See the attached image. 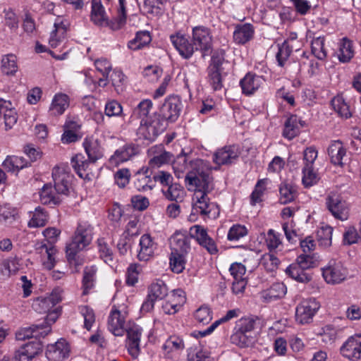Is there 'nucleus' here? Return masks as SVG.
<instances>
[{
	"mask_svg": "<svg viewBox=\"0 0 361 361\" xmlns=\"http://www.w3.org/2000/svg\"><path fill=\"white\" fill-rule=\"evenodd\" d=\"M203 161L197 160L195 165L198 167L196 171L188 173L185 178L189 190H194L193 195L194 209L202 215H209L212 210L216 209V204L211 202L207 194L214 188L213 177L209 170L204 171Z\"/></svg>",
	"mask_w": 361,
	"mask_h": 361,
	"instance_id": "nucleus-1",
	"label": "nucleus"
},
{
	"mask_svg": "<svg viewBox=\"0 0 361 361\" xmlns=\"http://www.w3.org/2000/svg\"><path fill=\"white\" fill-rule=\"evenodd\" d=\"M93 235L94 227L90 223L87 221L78 223L70 243L66 246V258L70 264H80L78 262V254L91 244Z\"/></svg>",
	"mask_w": 361,
	"mask_h": 361,
	"instance_id": "nucleus-2",
	"label": "nucleus"
},
{
	"mask_svg": "<svg viewBox=\"0 0 361 361\" xmlns=\"http://www.w3.org/2000/svg\"><path fill=\"white\" fill-rule=\"evenodd\" d=\"M255 326V321L252 318L244 317L238 320L230 337L231 343L240 348L250 346L254 342Z\"/></svg>",
	"mask_w": 361,
	"mask_h": 361,
	"instance_id": "nucleus-3",
	"label": "nucleus"
},
{
	"mask_svg": "<svg viewBox=\"0 0 361 361\" xmlns=\"http://www.w3.org/2000/svg\"><path fill=\"white\" fill-rule=\"evenodd\" d=\"M167 123L158 114H154L149 118H142L137 130V135L144 140L153 141L166 129Z\"/></svg>",
	"mask_w": 361,
	"mask_h": 361,
	"instance_id": "nucleus-4",
	"label": "nucleus"
},
{
	"mask_svg": "<svg viewBox=\"0 0 361 361\" xmlns=\"http://www.w3.org/2000/svg\"><path fill=\"white\" fill-rule=\"evenodd\" d=\"M225 61V51H216L212 56L210 63L207 68V80L214 91L221 90L223 87V68Z\"/></svg>",
	"mask_w": 361,
	"mask_h": 361,
	"instance_id": "nucleus-5",
	"label": "nucleus"
},
{
	"mask_svg": "<svg viewBox=\"0 0 361 361\" xmlns=\"http://www.w3.org/2000/svg\"><path fill=\"white\" fill-rule=\"evenodd\" d=\"M128 314L127 306L124 304L113 305L108 319V329L115 336H123L125 323Z\"/></svg>",
	"mask_w": 361,
	"mask_h": 361,
	"instance_id": "nucleus-6",
	"label": "nucleus"
},
{
	"mask_svg": "<svg viewBox=\"0 0 361 361\" xmlns=\"http://www.w3.org/2000/svg\"><path fill=\"white\" fill-rule=\"evenodd\" d=\"M327 209L336 219L345 221L349 216V205L343 197L336 192H330L325 202Z\"/></svg>",
	"mask_w": 361,
	"mask_h": 361,
	"instance_id": "nucleus-7",
	"label": "nucleus"
},
{
	"mask_svg": "<svg viewBox=\"0 0 361 361\" xmlns=\"http://www.w3.org/2000/svg\"><path fill=\"white\" fill-rule=\"evenodd\" d=\"M52 178L54 190L58 195H68L73 176L67 166H56L53 169Z\"/></svg>",
	"mask_w": 361,
	"mask_h": 361,
	"instance_id": "nucleus-8",
	"label": "nucleus"
},
{
	"mask_svg": "<svg viewBox=\"0 0 361 361\" xmlns=\"http://www.w3.org/2000/svg\"><path fill=\"white\" fill-rule=\"evenodd\" d=\"M319 307L320 304L315 298H307L303 300L296 307V321L300 324L310 323Z\"/></svg>",
	"mask_w": 361,
	"mask_h": 361,
	"instance_id": "nucleus-9",
	"label": "nucleus"
},
{
	"mask_svg": "<svg viewBox=\"0 0 361 361\" xmlns=\"http://www.w3.org/2000/svg\"><path fill=\"white\" fill-rule=\"evenodd\" d=\"M63 290L56 287L46 297L37 298L32 303V308L39 313H47L63 300Z\"/></svg>",
	"mask_w": 361,
	"mask_h": 361,
	"instance_id": "nucleus-10",
	"label": "nucleus"
},
{
	"mask_svg": "<svg viewBox=\"0 0 361 361\" xmlns=\"http://www.w3.org/2000/svg\"><path fill=\"white\" fill-rule=\"evenodd\" d=\"M183 107L182 101L177 95H171L166 97L160 108V116L161 118L167 121L174 122L180 116Z\"/></svg>",
	"mask_w": 361,
	"mask_h": 361,
	"instance_id": "nucleus-11",
	"label": "nucleus"
},
{
	"mask_svg": "<svg viewBox=\"0 0 361 361\" xmlns=\"http://www.w3.org/2000/svg\"><path fill=\"white\" fill-rule=\"evenodd\" d=\"M325 281L330 284H336L344 281L347 276V269L340 261L331 260L322 269Z\"/></svg>",
	"mask_w": 361,
	"mask_h": 361,
	"instance_id": "nucleus-12",
	"label": "nucleus"
},
{
	"mask_svg": "<svg viewBox=\"0 0 361 361\" xmlns=\"http://www.w3.org/2000/svg\"><path fill=\"white\" fill-rule=\"evenodd\" d=\"M192 44L195 49L200 50L202 56L208 55L212 50V37L209 30L202 27H195L192 29Z\"/></svg>",
	"mask_w": 361,
	"mask_h": 361,
	"instance_id": "nucleus-13",
	"label": "nucleus"
},
{
	"mask_svg": "<svg viewBox=\"0 0 361 361\" xmlns=\"http://www.w3.org/2000/svg\"><path fill=\"white\" fill-rule=\"evenodd\" d=\"M240 150L238 145H226L219 149L214 154L215 164L221 165H231L235 164L239 158Z\"/></svg>",
	"mask_w": 361,
	"mask_h": 361,
	"instance_id": "nucleus-14",
	"label": "nucleus"
},
{
	"mask_svg": "<svg viewBox=\"0 0 361 361\" xmlns=\"http://www.w3.org/2000/svg\"><path fill=\"white\" fill-rule=\"evenodd\" d=\"M140 153V147L137 145L128 143L117 149L109 159L111 166H117L121 163L126 162Z\"/></svg>",
	"mask_w": 361,
	"mask_h": 361,
	"instance_id": "nucleus-15",
	"label": "nucleus"
},
{
	"mask_svg": "<svg viewBox=\"0 0 361 361\" xmlns=\"http://www.w3.org/2000/svg\"><path fill=\"white\" fill-rule=\"evenodd\" d=\"M71 348L65 339H59L55 343L47 345L46 357L49 361H64L69 357Z\"/></svg>",
	"mask_w": 361,
	"mask_h": 361,
	"instance_id": "nucleus-16",
	"label": "nucleus"
},
{
	"mask_svg": "<svg viewBox=\"0 0 361 361\" xmlns=\"http://www.w3.org/2000/svg\"><path fill=\"white\" fill-rule=\"evenodd\" d=\"M170 41L179 54L185 59L192 57L195 51L193 44L180 32L170 35Z\"/></svg>",
	"mask_w": 361,
	"mask_h": 361,
	"instance_id": "nucleus-17",
	"label": "nucleus"
},
{
	"mask_svg": "<svg viewBox=\"0 0 361 361\" xmlns=\"http://www.w3.org/2000/svg\"><path fill=\"white\" fill-rule=\"evenodd\" d=\"M90 20L98 27L111 28V20H109L102 0H92Z\"/></svg>",
	"mask_w": 361,
	"mask_h": 361,
	"instance_id": "nucleus-18",
	"label": "nucleus"
},
{
	"mask_svg": "<svg viewBox=\"0 0 361 361\" xmlns=\"http://www.w3.org/2000/svg\"><path fill=\"white\" fill-rule=\"evenodd\" d=\"M341 353L350 360L357 361L361 358V336L350 337L341 346Z\"/></svg>",
	"mask_w": 361,
	"mask_h": 361,
	"instance_id": "nucleus-19",
	"label": "nucleus"
},
{
	"mask_svg": "<svg viewBox=\"0 0 361 361\" xmlns=\"http://www.w3.org/2000/svg\"><path fill=\"white\" fill-rule=\"evenodd\" d=\"M50 332L49 326L43 324H33L30 327L23 328L16 334V339L24 341L29 338H39L45 337Z\"/></svg>",
	"mask_w": 361,
	"mask_h": 361,
	"instance_id": "nucleus-20",
	"label": "nucleus"
},
{
	"mask_svg": "<svg viewBox=\"0 0 361 361\" xmlns=\"http://www.w3.org/2000/svg\"><path fill=\"white\" fill-rule=\"evenodd\" d=\"M142 328L136 324H133L127 330V343L128 350L133 357H137L140 353V343L142 336Z\"/></svg>",
	"mask_w": 361,
	"mask_h": 361,
	"instance_id": "nucleus-21",
	"label": "nucleus"
},
{
	"mask_svg": "<svg viewBox=\"0 0 361 361\" xmlns=\"http://www.w3.org/2000/svg\"><path fill=\"white\" fill-rule=\"evenodd\" d=\"M264 81L262 76L255 73H247L240 81L242 93L246 96H250L255 93L261 87Z\"/></svg>",
	"mask_w": 361,
	"mask_h": 361,
	"instance_id": "nucleus-22",
	"label": "nucleus"
},
{
	"mask_svg": "<svg viewBox=\"0 0 361 361\" xmlns=\"http://www.w3.org/2000/svg\"><path fill=\"white\" fill-rule=\"evenodd\" d=\"M140 250L137 253V259L140 261L147 262L154 255L157 250V243L149 234L141 236L139 243Z\"/></svg>",
	"mask_w": 361,
	"mask_h": 361,
	"instance_id": "nucleus-23",
	"label": "nucleus"
},
{
	"mask_svg": "<svg viewBox=\"0 0 361 361\" xmlns=\"http://www.w3.org/2000/svg\"><path fill=\"white\" fill-rule=\"evenodd\" d=\"M149 167L143 166L134 175V185L138 191L145 192L152 190L154 187V180L149 173Z\"/></svg>",
	"mask_w": 361,
	"mask_h": 361,
	"instance_id": "nucleus-24",
	"label": "nucleus"
},
{
	"mask_svg": "<svg viewBox=\"0 0 361 361\" xmlns=\"http://www.w3.org/2000/svg\"><path fill=\"white\" fill-rule=\"evenodd\" d=\"M93 163L89 159H86L82 154H78L71 159V165L75 171L84 179H90L92 172L90 166Z\"/></svg>",
	"mask_w": 361,
	"mask_h": 361,
	"instance_id": "nucleus-25",
	"label": "nucleus"
},
{
	"mask_svg": "<svg viewBox=\"0 0 361 361\" xmlns=\"http://www.w3.org/2000/svg\"><path fill=\"white\" fill-rule=\"evenodd\" d=\"M67 25L59 18L54 23V30L50 33L49 44L56 48L62 44L66 37Z\"/></svg>",
	"mask_w": 361,
	"mask_h": 361,
	"instance_id": "nucleus-26",
	"label": "nucleus"
},
{
	"mask_svg": "<svg viewBox=\"0 0 361 361\" xmlns=\"http://www.w3.org/2000/svg\"><path fill=\"white\" fill-rule=\"evenodd\" d=\"M171 252L186 255L190 250V238L180 232H176L171 238Z\"/></svg>",
	"mask_w": 361,
	"mask_h": 361,
	"instance_id": "nucleus-27",
	"label": "nucleus"
},
{
	"mask_svg": "<svg viewBox=\"0 0 361 361\" xmlns=\"http://www.w3.org/2000/svg\"><path fill=\"white\" fill-rule=\"evenodd\" d=\"M255 29L250 23L238 24L235 27L233 37L238 44H245L250 41L254 36Z\"/></svg>",
	"mask_w": 361,
	"mask_h": 361,
	"instance_id": "nucleus-28",
	"label": "nucleus"
},
{
	"mask_svg": "<svg viewBox=\"0 0 361 361\" xmlns=\"http://www.w3.org/2000/svg\"><path fill=\"white\" fill-rule=\"evenodd\" d=\"M328 154L333 164L342 166L344 164L343 159L346 157V149L341 141L334 140L328 148Z\"/></svg>",
	"mask_w": 361,
	"mask_h": 361,
	"instance_id": "nucleus-29",
	"label": "nucleus"
},
{
	"mask_svg": "<svg viewBox=\"0 0 361 361\" xmlns=\"http://www.w3.org/2000/svg\"><path fill=\"white\" fill-rule=\"evenodd\" d=\"M39 349L38 343H27L16 351L13 361H30L37 355Z\"/></svg>",
	"mask_w": 361,
	"mask_h": 361,
	"instance_id": "nucleus-30",
	"label": "nucleus"
},
{
	"mask_svg": "<svg viewBox=\"0 0 361 361\" xmlns=\"http://www.w3.org/2000/svg\"><path fill=\"white\" fill-rule=\"evenodd\" d=\"M83 146L88 159L91 162L95 163L104 156V149L97 140L85 139Z\"/></svg>",
	"mask_w": 361,
	"mask_h": 361,
	"instance_id": "nucleus-31",
	"label": "nucleus"
},
{
	"mask_svg": "<svg viewBox=\"0 0 361 361\" xmlns=\"http://www.w3.org/2000/svg\"><path fill=\"white\" fill-rule=\"evenodd\" d=\"M287 292L286 286L283 283H274L269 288L262 292L264 302H269L283 298Z\"/></svg>",
	"mask_w": 361,
	"mask_h": 361,
	"instance_id": "nucleus-32",
	"label": "nucleus"
},
{
	"mask_svg": "<svg viewBox=\"0 0 361 361\" xmlns=\"http://www.w3.org/2000/svg\"><path fill=\"white\" fill-rule=\"evenodd\" d=\"M286 273L290 278L298 282L307 283L312 280V276L301 267L298 263L291 264L286 269Z\"/></svg>",
	"mask_w": 361,
	"mask_h": 361,
	"instance_id": "nucleus-33",
	"label": "nucleus"
},
{
	"mask_svg": "<svg viewBox=\"0 0 361 361\" xmlns=\"http://www.w3.org/2000/svg\"><path fill=\"white\" fill-rule=\"evenodd\" d=\"M336 54L339 61L342 63L350 61L354 56L353 42L346 37L343 38L339 42Z\"/></svg>",
	"mask_w": 361,
	"mask_h": 361,
	"instance_id": "nucleus-34",
	"label": "nucleus"
},
{
	"mask_svg": "<svg viewBox=\"0 0 361 361\" xmlns=\"http://www.w3.org/2000/svg\"><path fill=\"white\" fill-rule=\"evenodd\" d=\"M69 106V98L65 94H57L54 96L49 107V112L55 116L61 115Z\"/></svg>",
	"mask_w": 361,
	"mask_h": 361,
	"instance_id": "nucleus-35",
	"label": "nucleus"
},
{
	"mask_svg": "<svg viewBox=\"0 0 361 361\" xmlns=\"http://www.w3.org/2000/svg\"><path fill=\"white\" fill-rule=\"evenodd\" d=\"M331 104L334 111L341 118L348 119L352 116L350 106L342 96L337 95L334 97L332 99Z\"/></svg>",
	"mask_w": 361,
	"mask_h": 361,
	"instance_id": "nucleus-36",
	"label": "nucleus"
},
{
	"mask_svg": "<svg viewBox=\"0 0 361 361\" xmlns=\"http://www.w3.org/2000/svg\"><path fill=\"white\" fill-rule=\"evenodd\" d=\"M30 161L23 157L8 156L3 162L4 167L11 172H18L20 169L27 167Z\"/></svg>",
	"mask_w": 361,
	"mask_h": 361,
	"instance_id": "nucleus-37",
	"label": "nucleus"
},
{
	"mask_svg": "<svg viewBox=\"0 0 361 361\" xmlns=\"http://www.w3.org/2000/svg\"><path fill=\"white\" fill-rule=\"evenodd\" d=\"M188 361H210L208 353L197 342L188 349Z\"/></svg>",
	"mask_w": 361,
	"mask_h": 361,
	"instance_id": "nucleus-38",
	"label": "nucleus"
},
{
	"mask_svg": "<svg viewBox=\"0 0 361 361\" xmlns=\"http://www.w3.org/2000/svg\"><path fill=\"white\" fill-rule=\"evenodd\" d=\"M40 201L44 204L57 205L61 202L59 195L54 192L51 185L45 184L40 192Z\"/></svg>",
	"mask_w": 361,
	"mask_h": 361,
	"instance_id": "nucleus-39",
	"label": "nucleus"
},
{
	"mask_svg": "<svg viewBox=\"0 0 361 361\" xmlns=\"http://www.w3.org/2000/svg\"><path fill=\"white\" fill-rule=\"evenodd\" d=\"M94 66L97 71L101 73L103 78H99L97 83L99 86L106 87L109 74L111 71V64L109 61L106 59H99L94 61Z\"/></svg>",
	"mask_w": 361,
	"mask_h": 361,
	"instance_id": "nucleus-40",
	"label": "nucleus"
},
{
	"mask_svg": "<svg viewBox=\"0 0 361 361\" xmlns=\"http://www.w3.org/2000/svg\"><path fill=\"white\" fill-rule=\"evenodd\" d=\"M299 133L298 118L295 115H292L285 122L283 135L288 140H292Z\"/></svg>",
	"mask_w": 361,
	"mask_h": 361,
	"instance_id": "nucleus-41",
	"label": "nucleus"
},
{
	"mask_svg": "<svg viewBox=\"0 0 361 361\" xmlns=\"http://www.w3.org/2000/svg\"><path fill=\"white\" fill-rule=\"evenodd\" d=\"M147 295L155 300H162L168 295V288L163 281L159 280L150 285Z\"/></svg>",
	"mask_w": 361,
	"mask_h": 361,
	"instance_id": "nucleus-42",
	"label": "nucleus"
},
{
	"mask_svg": "<svg viewBox=\"0 0 361 361\" xmlns=\"http://www.w3.org/2000/svg\"><path fill=\"white\" fill-rule=\"evenodd\" d=\"M152 108V102L150 99H143L142 100L135 108H134L131 118L132 119H140L149 118L148 115L149 111Z\"/></svg>",
	"mask_w": 361,
	"mask_h": 361,
	"instance_id": "nucleus-43",
	"label": "nucleus"
},
{
	"mask_svg": "<svg viewBox=\"0 0 361 361\" xmlns=\"http://www.w3.org/2000/svg\"><path fill=\"white\" fill-rule=\"evenodd\" d=\"M325 39L324 37L313 38L311 42V51L319 60H325L327 56V50L324 46Z\"/></svg>",
	"mask_w": 361,
	"mask_h": 361,
	"instance_id": "nucleus-44",
	"label": "nucleus"
},
{
	"mask_svg": "<svg viewBox=\"0 0 361 361\" xmlns=\"http://www.w3.org/2000/svg\"><path fill=\"white\" fill-rule=\"evenodd\" d=\"M164 197L170 201H181L184 197V189L178 184L172 183L166 190L161 189Z\"/></svg>",
	"mask_w": 361,
	"mask_h": 361,
	"instance_id": "nucleus-45",
	"label": "nucleus"
},
{
	"mask_svg": "<svg viewBox=\"0 0 361 361\" xmlns=\"http://www.w3.org/2000/svg\"><path fill=\"white\" fill-rule=\"evenodd\" d=\"M279 193V201L282 204H286L293 201L296 197V190L295 187L288 183L281 184Z\"/></svg>",
	"mask_w": 361,
	"mask_h": 361,
	"instance_id": "nucleus-46",
	"label": "nucleus"
},
{
	"mask_svg": "<svg viewBox=\"0 0 361 361\" xmlns=\"http://www.w3.org/2000/svg\"><path fill=\"white\" fill-rule=\"evenodd\" d=\"M18 71L17 59L13 54H8L1 60V71L7 75H13Z\"/></svg>",
	"mask_w": 361,
	"mask_h": 361,
	"instance_id": "nucleus-47",
	"label": "nucleus"
},
{
	"mask_svg": "<svg viewBox=\"0 0 361 361\" xmlns=\"http://www.w3.org/2000/svg\"><path fill=\"white\" fill-rule=\"evenodd\" d=\"M99 257L107 264L114 261V253L104 238H99L97 240Z\"/></svg>",
	"mask_w": 361,
	"mask_h": 361,
	"instance_id": "nucleus-48",
	"label": "nucleus"
},
{
	"mask_svg": "<svg viewBox=\"0 0 361 361\" xmlns=\"http://www.w3.org/2000/svg\"><path fill=\"white\" fill-rule=\"evenodd\" d=\"M96 269L93 267H85L83 271L82 288L83 295L89 293L90 289L94 287Z\"/></svg>",
	"mask_w": 361,
	"mask_h": 361,
	"instance_id": "nucleus-49",
	"label": "nucleus"
},
{
	"mask_svg": "<svg viewBox=\"0 0 361 361\" xmlns=\"http://www.w3.org/2000/svg\"><path fill=\"white\" fill-rule=\"evenodd\" d=\"M302 173V181L306 188L317 183L319 178L314 166H303Z\"/></svg>",
	"mask_w": 361,
	"mask_h": 361,
	"instance_id": "nucleus-50",
	"label": "nucleus"
},
{
	"mask_svg": "<svg viewBox=\"0 0 361 361\" xmlns=\"http://www.w3.org/2000/svg\"><path fill=\"white\" fill-rule=\"evenodd\" d=\"M48 220L47 212L41 207L35 208L32 219L28 223L29 227H42L46 225Z\"/></svg>",
	"mask_w": 361,
	"mask_h": 361,
	"instance_id": "nucleus-51",
	"label": "nucleus"
},
{
	"mask_svg": "<svg viewBox=\"0 0 361 361\" xmlns=\"http://www.w3.org/2000/svg\"><path fill=\"white\" fill-rule=\"evenodd\" d=\"M119 8H118V16L111 20V29L118 30L125 25L126 21V11L125 7L126 0H118Z\"/></svg>",
	"mask_w": 361,
	"mask_h": 361,
	"instance_id": "nucleus-52",
	"label": "nucleus"
},
{
	"mask_svg": "<svg viewBox=\"0 0 361 361\" xmlns=\"http://www.w3.org/2000/svg\"><path fill=\"white\" fill-rule=\"evenodd\" d=\"M126 80V77L122 71L119 70H111L110 73L109 74V78L107 80V83L109 82H111V85L114 87L115 90L119 93L123 91V86L124 85Z\"/></svg>",
	"mask_w": 361,
	"mask_h": 361,
	"instance_id": "nucleus-53",
	"label": "nucleus"
},
{
	"mask_svg": "<svg viewBox=\"0 0 361 361\" xmlns=\"http://www.w3.org/2000/svg\"><path fill=\"white\" fill-rule=\"evenodd\" d=\"M297 263L304 269L307 270L318 265L319 256L315 254L300 255L297 258Z\"/></svg>",
	"mask_w": 361,
	"mask_h": 361,
	"instance_id": "nucleus-54",
	"label": "nucleus"
},
{
	"mask_svg": "<svg viewBox=\"0 0 361 361\" xmlns=\"http://www.w3.org/2000/svg\"><path fill=\"white\" fill-rule=\"evenodd\" d=\"M278 47L279 49L276 54V59L279 66L283 67L292 53L293 49L287 41H284L282 44H278Z\"/></svg>",
	"mask_w": 361,
	"mask_h": 361,
	"instance_id": "nucleus-55",
	"label": "nucleus"
},
{
	"mask_svg": "<svg viewBox=\"0 0 361 361\" xmlns=\"http://www.w3.org/2000/svg\"><path fill=\"white\" fill-rule=\"evenodd\" d=\"M267 182L268 179L267 178L261 179L257 181L255 190L250 195V203L252 205H255L257 203L262 202Z\"/></svg>",
	"mask_w": 361,
	"mask_h": 361,
	"instance_id": "nucleus-56",
	"label": "nucleus"
},
{
	"mask_svg": "<svg viewBox=\"0 0 361 361\" xmlns=\"http://www.w3.org/2000/svg\"><path fill=\"white\" fill-rule=\"evenodd\" d=\"M184 347V342L181 338L177 336H171L165 341L162 348L167 353H169L171 352L183 350Z\"/></svg>",
	"mask_w": 361,
	"mask_h": 361,
	"instance_id": "nucleus-57",
	"label": "nucleus"
},
{
	"mask_svg": "<svg viewBox=\"0 0 361 361\" xmlns=\"http://www.w3.org/2000/svg\"><path fill=\"white\" fill-rule=\"evenodd\" d=\"M185 255L171 252L170 256V267L173 272L181 273L185 265Z\"/></svg>",
	"mask_w": 361,
	"mask_h": 361,
	"instance_id": "nucleus-58",
	"label": "nucleus"
},
{
	"mask_svg": "<svg viewBox=\"0 0 361 361\" xmlns=\"http://www.w3.org/2000/svg\"><path fill=\"white\" fill-rule=\"evenodd\" d=\"M333 228L329 226L322 227L317 233V240L321 246L329 247L331 245Z\"/></svg>",
	"mask_w": 361,
	"mask_h": 361,
	"instance_id": "nucleus-59",
	"label": "nucleus"
},
{
	"mask_svg": "<svg viewBox=\"0 0 361 361\" xmlns=\"http://www.w3.org/2000/svg\"><path fill=\"white\" fill-rule=\"evenodd\" d=\"M248 233V230L245 226L241 224L233 225L227 235V238L230 241L238 240L239 239L246 236Z\"/></svg>",
	"mask_w": 361,
	"mask_h": 361,
	"instance_id": "nucleus-60",
	"label": "nucleus"
},
{
	"mask_svg": "<svg viewBox=\"0 0 361 361\" xmlns=\"http://www.w3.org/2000/svg\"><path fill=\"white\" fill-rule=\"evenodd\" d=\"M261 264L267 271L274 272L278 269L280 260L274 254L267 253L263 255Z\"/></svg>",
	"mask_w": 361,
	"mask_h": 361,
	"instance_id": "nucleus-61",
	"label": "nucleus"
},
{
	"mask_svg": "<svg viewBox=\"0 0 361 361\" xmlns=\"http://www.w3.org/2000/svg\"><path fill=\"white\" fill-rule=\"evenodd\" d=\"M194 317L199 323L207 324L212 319V312L209 307L202 305L195 311Z\"/></svg>",
	"mask_w": 361,
	"mask_h": 361,
	"instance_id": "nucleus-62",
	"label": "nucleus"
},
{
	"mask_svg": "<svg viewBox=\"0 0 361 361\" xmlns=\"http://www.w3.org/2000/svg\"><path fill=\"white\" fill-rule=\"evenodd\" d=\"M173 155L170 152H164L159 155L154 156L149 161V167L152 169L159 168L162 165L170 162Z\"/></svg>",
	"mask_w": 361,
	"mask_h": 361,
	"instance_id": "nucleus-63",
	"label": "nucleus"
},
{
	"mask_svg": "<svg viewBox=\"0 0 361 361\" xmlns=\"http://www.w3.org/2000/svg\"><path fill=\"white\" fill-rule=\"evenodd\" d=\"M361 240L360 231H357L354 226H349L343 233V243L345 245H352L357 243Z\"/></svg>",
	"mask_w": 361,
	"mask_h": 361,
	"instance_id": "nucleus-64",
	"label": "nucleus"
}]
</instances>
